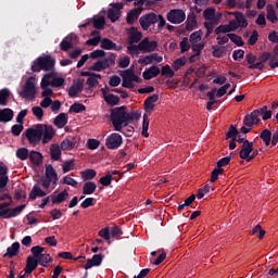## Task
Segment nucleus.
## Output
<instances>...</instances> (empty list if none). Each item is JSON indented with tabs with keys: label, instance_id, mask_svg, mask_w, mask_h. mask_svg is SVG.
Segmentation results:
<instances>
[{
	"label": "nucleus",
	"instance_id": "4be33fe9",
	"mask_svg": "<svg viewBox=\"0 0 278 278\" xmlns=\"http://www.w3.org/2000/svg\"><path fill=\"white\" fill-rule=\"evenodd\" d=\"M238 29V25H236V21H230L229 24L219 25L215 29V34L219 36V34H229V31H236Z\"/></svg>",
	"mask_w": 278,
	"mask_h": 278
},
{
	"label": "nucleus",
	"instance_id": "09e8293b",
	"mask_svg": "<svg viewBox=\"0 0 278 278\" xmlns=\"http://www.w3.org/2000/svg\"><path fill=\"white\" fill-rule=\"evenodd\" d=\"M141 135L143 138H149V115L147 114L143 115Z\"/></svg>",
	"mask_w": 278,
	"mask_h": 278
},
{
	"label": "nucleus",
	"instance_id": "e433bc0d",
	"mask_svg": "<svg viewBox=\"0 0 278 278\" xmlns=\"http://www.w3.org/2000/svg\"><path fill=\"white\" fill-rule=\"evenodd\" d=\"M97 190V184L93 181H87L83 186V194H93Z\"/></svg>",
	"mask_w": 278,
	"mask_h": 278
},
{
	"label": "nucleus",
	"instance_id": "e2e57ef3",
	"mask_svg": "<svg viewBox=\"0 0 278 278\" xmlns=\"http://www.w3.org/2000/svg\"><path fill=\"white\" fill-rule=\"evenodd\" d=\"M99 181H100L101 186H105V187L111 186L112 185V174L106 173V175L101 177Z\"/></svg>",
	"mask_w": 278,
	"mask_h": 278
},
{
	"label": "nucleus",
	"instance_id": "39448f33",
	"mask_svg": "<svg viewBox=\"0 0 278 278\" xmlns=\"http://www.w3.org/2000/svg\"><path fill=\"white\" fill-rule=\"evenodd\" d=\"M239 155L241 160H245V162H251V160H255V157H257V150H253V142L244 140Z\"/></svg>",
	"mask_w": 278,
	"mask_h": 278
},
{
	"label": "nucleus",
	"instance_id": "338daca9",
	"mask_svg": "<svg viewBox=\"0 0 278 278\" xmlns=\"http://www.w3.org/2000/svg\"><path fill=\"white\" fill-rule=\"evenodd\" d=\"M73 168H75V162L73 160L63 163V173H71Z\"/></svg>",
	"mask_w": 278,
	"mask_h": 278
},
{
	"label": "nucleus",
	"instance_id": "b1692460",
	"mask_svg": "<svg viewBox=\"0 0 278 278\" xmlns=\"http://www.w3.org/2000/svg\"><path fill=\"white\" fill-rule=\"evenodd\" d=\"M103 262V255L102 254H94L92 258L87 260V263L85 264L84 268L85 270H90V268H93V266H99Z\"/></svg>",
	"mask_w": 278,
	"mask_h": 278
},
{
	"label": "nucleus",
	"instance_id": "a211bd4d",
	"mask_svg": "<svg viewBox=\"0 0 278 278\" xmlns=\"http://www.w3.org/2000/svg\"><path fill=\"white\" fill-rule=\"evenodd\" d=\"M121 10H123V3L113 4V8L108 11V18H110L112 23H116V21L121 18Z\"/></svg>",
	"mask_w": 278,
	"mask_h": 278
},
{
	"label": "nucleus",
	"instance_id": "bb28decb",
	"mask_svg": "<svg viewBox=\"0 0 278 278\" xmlns=\"http://www.w3.org/2000/svg\"><path fill=\"white\" fill-rule=\"evenodd\" d=\"M36 268H38V258L34 256H28L26 261V267H25L26 275H31V273H34Z\"/></svg>",
	"mask_w": 278,
	"mask_h": 278
},
{
	"label": "nucleus",
	"instance_id": "412c9836",
	"mask_svg": "<svg viewBox=\"0 0 278 278\" xmlns=\"http://www.w3.org/2000/svg\"><path fill=\"white\" fill-rule=\"evenodd\" d=\"M25 207V204L16 206L15 208H7L0 211L1 218H13L14 216H18L23 208Z\"/></svg>",
	"mask_w": 278,
	"mask_h": 278
},
{
	"label": "nucleus",
	"instance_id": "f03ea898",
	"mask_svg": "<svg viewBox=\"0 0 278 278\" xmlns=\"http://www.w3.org/2000/svg\"><path fill=\"white\" fill-rule=\"evenodd\" d=\"M45 177L41 179V186L48 192H51L58 186V173L53 168V165H46Z\"/></svg>",
	"mask_w": 278,
	"mask_h": 278
},
{
	"label": "nucleus",
	"instance_id": "13d9d810",
	"mask_svg": "<svg viewBox=\"0 0 278 278\" xmlns=\"http://www.w3.org/2000/svg\"><path fill=\"white\" fill-rule=\"evenodd\" d=\"M99 79H101V74H92L87 79V84L90 86V88H93V86H97V84H99Z\"/></svg>",
	"mask_w": 278,
	"mask_h": 278
},
{
	"label": "nucleus",
	"instance_id": "0e129e2a",
	"mask_svg": "<svg viewBox=\"0 0 278 278\" xmlns=\"http://www.w3.org/2000/svg\"><path fill=\"white\" fill-rule=\"evenodd\" d=\"M163 77H175V72L170 68V65H165L161 71Z\"/></svg>",
	"mask_w": 278,
	"mask_h": 278
},
{
	"label": "nucleus",
	"instance_id": "2eb2a0df",
	"mask_svg": "<svg viewBox=\"0 0 278 278\" xmlns=\"http://www.w3.org/2000/svg\"><path fill=\"white\" fill-rule=\"evenodd\" d=\"M230 162H231V157L229 156L223 157L217 162L218 168H215L212 172V176H211L212 184H214V181L218 179V175H223V173H225V169H223V166H227V164H229Z\"/></svg>",
	"mask_w": 278,
	"mask_h": 278
},
{
	"label": "nucleus",
	"instance_id": "a878e982",
	"mask_svg": "<svg viewBox=\"0 0 278 278\" xmlns=\"http://www.w3.org/2000/svg\"><path fill=\"white\" fill-rule=\"evenodd\" d=\"M247 61L250 64L249 68L250 70H255L257 68L258 71H262V68H264V61L260 60V62H256V58L255 55H253V53H249L247 55Z\"/></svg>",
	"mask_w": 278,
	"mask_h": 278
},
{
	"label": "nucleus",
	"instance_id": "2f4dec72",
	"mask_svg": "<svg viewBox=\"0 0 278 278\" xmlns=\"http://www.w3.org/2000/svg\"><path fill=\"white\" fill-rule=\"evenodd\" d=\"M233 14L236 21V25H237V29L239 27H248L249 22H247V17H244V14L240 13V12H235V13H230Z\"/></svg>",
	"mask_w": 278,
	"mask_h": 278
},
{
	"label": "nucleus",
	"instance_id": "ea45409f",
	"mask_svg": "<svg viewBox=\"0 0 278 278\" xmlns=\"http://www.w3.org/2000/svg\"><path fill=\"white\" fill-rule=\"evenodd\" d=\"M91 38L86 41V45H91L92 47H97L101 42V33L93 30L91 34Z\"/></svg>",
	"mask_w": 278,
	"mask_h": 278
},
{
	"label": "nucleus",
	"instance_id": "774afa93",
	"mask_svg": "<svg viewBox=\"0 0 278 278\" xmlns=\"http://www.w3.org/2000/svg\"><path fill=\"white\" fill-rule=\"evenodd\" d=\"M101 144V141L97 139H89L87 141V147L90 149V151H94L96 149H99V146Z\"/></svg>",
	"mask_w": 278,
	"mask_h": 278
},
{
	"label": "nucleus",
	"instance_id": "1a4fd4ad",
	"mask_svg": "<svg viewBox=\"0 0 278 278\" xmlns=\"http://www.w3.org/2000/svg\"><path fill=\"white\" fill-rule=\"evenodd\" d=\"M105 147L112 151L121 149L123 147V136L118 132L110 134L105 139Z\"/></svg>",
	"mask_w": 278,
	"mask_h": 278
},
{
	"label": "nucleus",
	"instance_id": "a19ab883",
	"mask_svg": "<svg viewBox=\"0 0 278 278\" xmlns=\"http://www.w3.org/2000/svg\"><path fill=\"white\" fill-rule=\"evenodd\" d=\"M12 92L9 89L0 90V105H8V101H10V97Z\"/></svg>",
	"mask_w": 278,
	"mask_h": 278
},
{
	"label": "nucleus",
	"instance_id": "052dcab7",
	"mask_svg": "<svg viewBox=\"0 0 278 278\" xmlns=\"http://www.w3.org/2000/svg\"><path fill=\"white\" fill-rule=\"evenodd\" d=\"M228 38L231 40V42L237 45V47H242V45H244V42L242 41V37L236 34H228Z\"/></svg>",
	"mask_w": 278,
	"mask_h": 278
},
{
	"label": "nucleus",
	"instance_id": "f257e3e1",
	"mask_svg": "<svg viewBox=\"0 0 278 278\" xmlns=\"http://www.w3.org/2000/svg\"><path fill=\"white\" fill-rule=\"evenodd\" d=\"M110 118L114 131H119L121 134H125L127 138H131V136H134L135 128L134 126H129V124L134 123V121H140V113H127V109L125 106H121L111 111Z\"/></svg>",
	"mask_w": 278,
	"mask_h": 278
},
{
	"label": "nucleus",
	"instance_id": "c9c22d12",
	"mask_svg": "<svg viewBox=\"0 0 278 278\" xmlns=\"http://www.w3.org/2000/svg\"><path fill=\"white\" fill-rule=\"evenodd\" d=\"M142 13V8H137L135 10H131L128 14H127V23L129 25L134 24V22L138 18V16H140V14Z\"/></svg>",
	"mask_w": 278,
	"mask_h": 278
},
{
	"label": "nucleus",
	"instance_id": "aec40b11",
	"mask_svg": "<svg viewBox=\"0 0 278 278\" xmlns=\"http://www.w3.org/2000/svg\"><path fill=\"white\" fill-rule=\"evenodd\" d=\"M260 110L253 111L250 115H245L243 124L245 127H253L260 123Z\"/></svg>",
	"mask_w": 278,
	"mask_h": 278
},
{
	"label": "nucleus",
	"instance_id": "c756f323",
	"mask_svg": "<svg viewBox=\"0 0 278 278\" xmlns=\"http://www.w3.org/2000/svg\"><path fill=\"white\" fill-rule=\"evenodd\" d=\"M128 38L131 45L138 43L140 40H142V33L136 28H130Z\"/></svg>",
	"mask_w": 278,
	"mask_h": 278
},
{
	"label": "nucleus",
	"instance_id": "58836bf2",
	"mask_svg": "<svg viewBox=\"0 0 278 278\" xmlns=\"http://www.w3.org/2000/svg\"><path fill=\"white\" fill-rule=\"evenodd\" d=\"M52 203L54 205L63 203V201H66V199H68V192L66 190L60 192L56 195H52Z\"/></svg>",
	"mask_w": 278,
	"mask_h": 278
},
{
	"label": "nucleus",
	"instance_id": "9d476101",
	"mask_svg": "<svg viewBox=\"0 0 278 278\" xmlns=\"http://www.w3.org/2000/svg\"><path fill=\"white\" fill-rule=\"evenodd\" d=\"M203 16L205 18L204 26L206 27L208 34L212 31L214 25H218V20L216 18V9L208 8L204 10Z\"/></svg>",
	"mask_w": 278,
	"mask_h": 278
},
{
	"label": "nucleus",
	"instance_id": "79ce46f5",
	"mask_svg": "<svg viewBox=\"0 0 278 278\" xmlns=\"http://www.w3.org/2000/svg\"><path fill=\"white\" fill-rule=\"evenodd\" d=\"M30 162L35 164L36 166L40 165L42 163V154L40 152L33 151L28 155Z\"/></svg>",
	"mask_w": 278,
	"mask_h": 278
},
{
	"label": "nucleus",
	"instance_id": "5701e85b",
	"mask_svg": "<svg viewBox=\"0 0 278 278\" xmlns=\"http://www.w3.org/2000/svg\"><path fill=\"white\" fill-rule=\"evenodd\" d=\"M260 60H262L263 64L269 60L270 68H278V56L270 52H263L260 56Z\"/></svg>",
	"mask_w": 278,
	"mask_h": 278
},
{
	"label": "nucleus",
	"instance_id": "dca6fc26",
	"mask_svg": "<svg viewBox=\"0 0 278 278\" xmlns=\"http://www.w3.org/2000/svg\"><path fill=\"white\" fill-rule=\"evenodd\" d=\"M101 92H102V97H103L105 103H108V105L114 106V105H118V103H121V98H118V96H114V94L110 93L109 88H102Z\"/></svg>",
	"mask_w": 278,
	"mask_h": 278
},
{
	"label": "nucleus",
	"instance_id": "4c0bfd02",
	"mask_svg": "<svg viewBox=\"0 0 278 278\" xmlns=\"http://www.w3.org/2000/svg\"><path fill=\"white\" fill-rule=\"evenodd\" d=\"M260 138L263 140L266 147H269L270 142H273V132L269 129H264L261 132Z\"/></svg>",
	"mask_w": 278,
	"mask_h": 278
},
{
	"label": "nucleus",
	"instance_id": "69168bd1",
	"mask_svg": "<svg viewBox=\"0 0 278 278\" xmlns=\"http://www.w3.org/2000/svg\"><path fill=\"white\" fill-rule=\"evenodd\" d=\"M31 112H33L34 116H36V118H37L38 121H42V116H45V111H42V108H40V106H34V108L31 109Z\"/></svg>",
	"mask_w": 278,
	"mask_h": 278
},
{
	"label": "nucleus",
	"instance_id": "c03bdc74",
	"mask_svg": "<svg viewBox=\"0 0 278 278\" xmlns=\"http://www.w3.org/2000/svg\"><path fill=\"white\" fill-rule=\"evenodd\" d=\"M48 75H52V78L50 79V86L53 88H60L64 84V78L62 77H55V74L53 72L48 73Z\"/></svg>",
	"mask_w": 278,
	"mask_h": 278
},
{
	"label": "nucleus",
	"instance_id": "37998d69",
	"mask_svg": "<svg viewBox=\"0 0 278 278\" xmlns=\"http://www.w3.org/2000/svg\"><path fill=\"white\" fill-rule=\"evenodd\" d=\"M50 155H51L52 160L58 162V160H60V157H62V150L60 149V146L53 144L50 149Z\"/></svg>",
	"mask_w": 278,
	"mask_h": 278
},
{
	"label": "nucleus",
	"instance_id": "f8f14e48",
	"mask_svg": "<svg viewBox=\"0 0 278 278\" xmlns=\"http://www.w3.org/2000/svg\"><path fill=\"white\" fill-rule=\"evenodd\" d=\"M123 83L122 86L124 88H134V84H140L141 79L138 77V75L134 74L131 71H126L122 75Z\"/></svg>",
	"mask_w": 278,
	"mask_h": 278
},
{
	"label": "nucleus",
	"instance_id": "9b49d317",
	"mask_svg": "<svg viewBox=\"0 0 278 278\" xmlns=\"http://www.w3.org/2000/svg\"><path fill=\"white\" fill-rule=\"evenodd\" d=\"M41 142L42 144H49L53 138H55V128L51 125L39 124Z\"/></svg>",
	"mask_w": 278,
	"mask_h": 278
},
{
	"label": "nucleus",
	"instance_id": "7c9ffc66",
	"mask_svg": "<svg viewBox=\"0 0 278 278\" xmlns=\"http://www.w3.org/2000/svg\"><path fill=\"white\" fill-rule=\"evenodd\" d=\"M160 75V67L151 66L150 68L146 70L142 74L143 79H153V77H157Z\"/></svg>",
	"mask_w": 278,
	"mask_h": 278
},
{
	"label": "nucleus",
	"instance_id": "c85d7f7f",
	"mask_svg": "<svg viewBox=\"0 0 278 278\" xmlns=\"http://www.w3.org/2000/svg\"><path fill=\"white\" fill-rule=\"evenodd\" d=\"M159 97L157 94L150 96L144 101V110L146 112H153L155 110V103L157 101Z\"/></svg>",
	"mask_w": 278,
	"mask_h": 278
},
{
	"label": "nucleus",
	"instance_id": "423d86ee",
	"mask_svg": "<svg viewBox=\"0 0 278 278\" xmlns=\"http://www.w3.org/2000/svg\"><path fill=\"white\" fill-rule=\"evenodd\" d=\"M20 97L23 99H34L36 97V78L29 77L22 91L18 92Z\"/></svg>",
	"mask_w": 278,
	"mask_h": 278
},
{
	"label": "nucleus",
	"instance_id": "4d7b16f0",
	"mask_svg": "<svg viewBox=\"0 0 278 278\" xmlns=\"http://www.w3.org/2000/svg\"><path fill=\"white\" fill-rule=\"evenodd\" d=\"M93 27H96V29H103V27H105V17L103 16L94 17Z\"/></svg>",
	"mask_w": 278,
	"mask_h": 278
},
{
	"label": "nucleus",
	"instance_id": "a18cd8bd",
	"mask_svg": "<svg viewBox=\"0 0 278 278\" xmlns=\"http://www.w3.org/2000/svg\"><path fill=\"white\" fill-rule=\"evenodd\" d=\"M61 149L62 151H71L75 149V140L74 139H64L61 142Z\"/></svg>",
	"mask_w": 278,
	"mask_h": 278
},
{
	"label": "nucleus",
	"instance_id": "20e7f679",
	"mask_svg": "<svg viewBox=\"0 0 278 278\" xmlns=\"http://www.w3.org/2000/svg\"><path fill=\"white\" fill-rule=\"evenodd\" d=\"M189 41L194 53L201 55V51L205 48V43L203 42V31L198 30L192 33L189 37Z\"/></svg>",
	"mask_w": 278,
	"mask_h": 278
},
{
	"label": "nucleus",
	"instance_id": "0eeeda50",
	"mask_svg": "<svg viewBox=\"0 0 278 278\" xmlns=\"http://www.w3.org/2000/svg\"><path fill=\"white\" fill-rule=\"evenodd\" d=\"M40 124L33 126L31 128L26 129L25 136L33 147L40 144L42 137L40 135Z\"/></svg>",
	"mask_w": 278,
	"mask_h": 278
},
{
	"label": "nucleus",
	"instance_id": "72a5a7b5",
	"mask_svg": "<svg viewBox=\"0 0 278 278\" xmlns=\"http://www.w3.org/2000/svg\"><path fill=\"white\" fill-rule=\"evenodd\" d=\"M18 249H21V243L14 242L7 249V253L3 254V257H15V255H18Z\"/></svg>",
	"mask_w": 278,
	"mask_h": 278
},
{
	"label": "nucleus",
	"instance_id": "6ab92c4d",
	"mask_svg": "<svg viewBox=\"0 0 278 278\" xmlns=\"http://www.w3.org/2000/svg\"><path fill=\"white\" fill-rule=\"evenodd\" d=\"M139 49L142 53H151L152 51H155V49H157V42L149 41V38H146L141 42H139Z\"/></svg>",
	"mask_w": 278,
	"mask_h": 278
},
{
	"label": "nucleus",
	"instance_id": "bf43d9fd",
	"mask_svg": "<svg viewBox=\"0 0 278 278\" xmlns=\"http://www.w3.org/2000/svg\"><path fill=\"white\" fill-rule=\"evenodd\" d=\"M73 48V43L71 42V38L66 37L65 39L62 40L60 43V49L61 51H68V49Z\"/></svg>",
	"mask_w": 278,
	"mask_h": 278
},
{
	"label": "nucleus",
	"instance_id": "864d4df0",
	"mask_svg": "<svg viewBox=\"0 0 278 278\" xmlns=\"http://www.w3.org/2000/svg\"><path fill=\"white\" fill-rule=\"evenodd\" d=\"M101 48L110 51L112 49H116V43H114L112 40L108 38H104L101 40Z\"/></svg>",
	"mask_w": 278,
	"mask_h": 278
},
{
	"label": "nucleus",
	"instance_id": "de8ad7c7",
	"mask_svg": "<svg viewBox=\"0 0 278 278\" xmlns=\"http://www.w3.org/2000/svg\"><path fill=\"white\" fill-rule=\"evenodd\" d=\"M80 175L85 181H88V180L94 179V177H97V172L94 169H85L80 173Z\"/></svg>",
	"mask_w": 278,
	"mask_h": 278
},
{
	"label": "nucleus",
	"instance_id": "49530a36",
	"mask_svg": "<svg viewBox=\"0 0 278 278\" xmlns=\"http://www.w3.org/2000/svg\"><path fill=\"white\" fill-rule=\"evenodd\" d=\"M60 184L62 186H72V188H77V180H75L73 177H71L70 175L63 177L61 180H60Z\"/></svg>",
	"mask_w": 278,
	"mask_h": 278
},
{
	"label": "nucleus",
	"instance_id": "ddd939ff",
	"mask_svg": "<svg viewBox=\"0 0 278 278\" xmlns=\"http://www.w3.org/2000/svg\"><path fill=\"white\" fill-rule=\"evenodd\" d=\"M51 79H53V74H46L41 79V97L43 99H51V97H53V90L49 88V86H51Z\"/></svg>",
	"mask_w": 278,
	"mask_h": 278
},
{
	"label": "nucleus",
	"instance_id": "6e6d98bb",
	"mask_svg": "<svg viewBox=\"0 0 278 278\" xmlns=\"http://www.w3.org/2000/svg\"><path fill=\"white\" fill-rule=\"evenodd\" d=\"M16 157H18V160H22V161L27 160V157H29V150H27V148L17 149Z\"/></svg>",
	"mask_w": 278,
	"mask_h": 278
},
{
	"label": "nucleus",
	"instance_id": "680f3d73",
	"mask_svg": "<svg viewBox=\"0 0 278 278\" xmlns=\"http://www.w3.org/2000/svg\"><path fill=\"white\" fill-rule=\"evenodd\" d=\"M81 85L80 84H76L73 85L70 90H68V94L70 97H77V94H79V92H81Z\"/></svg>",
	"mask_w": 278,
	"mask_h": 278
},
{
	"label": "nucleus",
	"instance_id": "603ef678",
	"mask_svg": "<svg viewBox=\"0 0 278 278\" xmlns=\"http://www.w3.org/2000/svg\"><path fill=\"white\" fill-rule=\"evenodd\" d=\"M194 199H197V195L194 194H191L189 198H187L185 203L178 205L179 212H181V210H186V207H190V205H192L194 202Z\"/></svg>",
	"mask_w": 278,
	"mask_h": 278
},
{
	"label": "nucleus",
	"instance_id": "f3484780",
	"mask_svg": "<svg viewBox=\"0 0 278 278\" xmlns=\"http://www.w3.org/2000/svg\"><path fill=\"white\" fill-rule=\"evenodd\" d=\"M139 23L142 27V29L147 30L151 25L157 23V15L154 13H149L147 15H143L140 17Z\"/></svg>",
	"mask_w": 278,
	"mask_h": 278
},
{
	"label": "nucleus",
	"instance_id": "5fc2aeb1",
	"mask_svg": "<svg viewBox=\"0 0 278 278\" xmlns=\"http://www.w3.org/2000/svg\"><path fill=\"white\" fill-rule=\"evenodd\" d=\"M186 62H188V60L186 59V56H181L177 60H175L173 62V68L174 71H179V68H181L182 66H186Z\"/></svg>",
	"mask_w": 278,
	"mask_h": 278
},
{
	"label": "nucleus",
	"instance_id": "473e14b6",
	"mask_svg": "<svg viewBox=\"0 0 278 278\" xmlns=\"http://www.w3.org/2000/svg\"><path fill=\"white\" fill-rule=\"evenodd\" d=\"M66 123H68V115L65 113H60L55 118H54V125L59 129H62L65 127Z\"/></svg>",
	"mask_w": 278,
	"mask_h": 278
},
{
	"label": "nucleus",
	"instance_id": "7ed1b4c3",
	"mask_svg": "<svg viewBox=\"0 0 278 278\" xmlns=\"http://www.w3.org/2000/svg\"><path fill=\"white\" fill-rule=\"evenodd\" d=\"M55 64L53 58L46 55L39 56L36 61H34L31 65V71L34 73H40L41 71H51Z\"/></svg>",
	"mask_w": 278,
	"mask_h": 278
},
{
	"label": "nucleus",
	"instance_id": "393cba45",
	"mask_svg": "<svg viewBox=\"0 0 278 278\" xmlns=\"http://www.w3.org/2000/svg\"><path fill=\"white\" fill-rule=\"evenodd\" d=\"M42 197H47V191L42 190L40 186L35 185L28 195L30 201H36V199H42Z\"/></svg>",
	"mask_w": 278,
	"mask_h": 278
},
{
	"label": "nucleus",
	"instance_id": "4468645a",
	"mask_svg": "<svg viewBox=\"0 0 278 278\" xmlns=\"http://www.w3.org/2000/svg\"><path fill=\"white\" fill-rule=\"evenodd\" d=\"M110 66H114V59L113 58H106L104 60H98L97 62H94L89 67V71H94L96 73H101L103 71H106V68H110Z\"/></svg>",
	"mask_w": 278,
	"mask_h": 278
},
{
	"label": "nucleus",
	"instance_id": "8fccbe9b",
	"mask_svg": "<svg viewBox=\"0 0 278 278\" xmlns=\"http://www.w3.org/2000/svg\"><path fill=\"white\" fill-rule=\"evenodd\" d=\"M38 264L40 266H49V263L51 262V255L49 254H40L39 257L37 258Z\"/></svg>",
	"mask_w": 278,
	"mask_h": 278
},
{
	"label": "nucleus",
	"instance_id": "cd10ccee",
	"mask_svg": "<svg viewBox=\"0 0 278 278\" xmlns=\"http://www.w3.org/2000/svg\"><path fill=\"white\" fill-rule=\"evenodd\" d=\"M14 118V111L11 109H0V123H10Z\"/></svg>",
	"mask_w": 278,
	"mask_h": 278
},
{
	"label": "nucleus",
	"instance_id": "f704fd0d",
	"mask_svg": "<svg viewBox=\"0 0 278 278\" xmlns=\"http://www.w3.org/2000/svg\"><path fill=\"white\" fill-rule=\"evenodd\" d=\"M266 11H267V21H269V23H277L278 17H277V11L275 10V7L273 4H267Z\"/></svg>",
	"mask_w": 278,
	"mask_h": 278
},
{
	"label": "nucleus",
	"instance_id": "6e6552de",
	"mask_svg": "<svg viewBox=\"0 0 278 278\" xmlns=\"http://www.w3.org/2000/svg\"><path fill=\"white\" fill-rule=\"evenodd\" d=\"M166 18L173 25H181L186 21V11L181 9H173L166 14Z\"/></svg>",
	"mask_w": 278,
	"mask_h": 278
},
{
	"label": "nucleus",
	"instance_id": "3c124183",
	"mask_svg": "<svg viewBox=\"0 0 278 278\" xmlns=\"http://www.w3.org/2000/svg\"><path fill=\"white\" fill-rule=\"evenodd\" d=\"M127 53H129V55H140V43L138 46L134 45V43H129L127 47Z\"/></svg>",
	"mask_w": 278,
	"mask_h": 278
}]
</instances>
